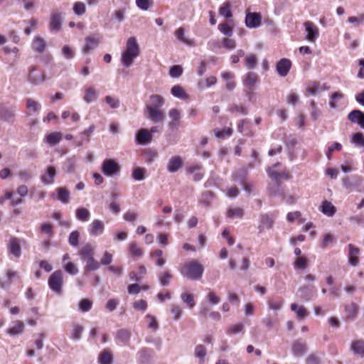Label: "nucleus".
Returning a JSON list of instances; mask_svg holds the SVG:
<instances>
[{
  "mask_svg": "<svg viewBox=\"0 0 364 364\" xmlns=\"http://www.w3.org/2000/svg\"><path fill=\"white\" fill-rule=\"evenodd\" d=\"M139 55V46L135 37L128 38L125 50L122 53L121 62L124 67L129 68Z\"/></svg>",
  "mask_w": 364,
  "mask_h": 364,
  "instance_id": "f257e3e1",
  "label": "nucleus"
},
{
  "mask_svg": "<svg viewBox=\"0 0 364 364\" xmlns=\"http://www.w3.org/2000/svg\"><path fill=\"white\" fill-rule=\"evenodd\" d=\"M95 250L90 244L84 245L79 252L80 259L86 262L84 272L95 271L100 268V263L94 258Z\"/></svg>",
  "mask_w": 364,
  "mask_h": 364,
  "instance_id": "f03ea898",
  "label": "nucleus"
},
{
  "mask_svg": "<svg viewBox=\"0 0 364 364\" xmlns=\"http://www.w3.org/2000/svg\"><path fill=\"white\" fill-rule=\"evenodd\" d=\"M181 274L191 280H199L201 279L204 267L196 260L187 262L181 269Z\"/></svg>",
  "mask_w": 364,
  "mask_h": 364,
  "instance_id": "7ed1b4c3",
  "label": "nucleus"
},
{
  "mask_svg": "<svg viewBox=\"0 0 364 364\" xmlns=\"http://www.w3.org/2000/svg\"><path fill=\"white\" fill-rule=\"evenodd\" d=\"M48 286L55 294L60 295L63 292V273L61 270H57L51 274L48 279Z\"/></svg>",
  "mask_w": 364,
  "mask_h": 364,
  "instance_id": "20e7f679",
  "label": "nucleus"
},
{
  "mask_svg": "<svg viewBox=\"0 0 364 364\" xmlns=\"http://www.w3.org/2000/svg\"><path fill=\"white\" fill-rule=\"evenodd\" d=\"M16 112L15 105H10L7 103L0 104V119L6 122H13Z\"/></svg>",
  "mask_w": 364,
  "mask_h": 364,
  "instance_id": "39448f33",
  "label": "nucleus"
},
{
  "mask_svg": "<svg viewBox=\"0 0 364 364\" xmlns=\"http://www.w3.org/2000/svg\"><path fill=\"white\" fill-rule=\"evenodd\" d=\"M259 82V77L257 74L252 72L246 73L243 77V85L249 90V97L252 95V92L256 89V84Z\"/></svg>",
  "mask_w": 364,
  "mask_h": 364,
  "instance_id": "423d86ee",
  "label": "nucleus"
},
{
  "mask_svg": "<svg viewBox=\"0 0 364 364\" xmlns=\"http://www.w3.org/2000/svg\"><path fill=\"white\" fill-rule=\"evenodd\" d=\"M36 68L34 65H31L28 68V76L27 80L28 81L34 85H38L43 82L46 80L44 74L41 73H36Z\"/></svg>",
  "mask_w": 364,
  "mask_h": 364,
  "instance_id": "0eeeda50",
  "label": "nucleus"
},
{
  "mask_svg": "<svg viewBox=\"0 0 364 364\" xmlns=\"http://www.w3.org/2000/svg\"><path fill=\"white\" fill-rule=\"evenodd\" d=\"M102 171L107 176H112L119 171V166L113 160L106 159L102 164Z\"/></svg>",
  "mask_w": 364,
  "mask_h": 364,
  "instance_id": "6e6552de",
  "label": "nucleus"
},
{
  "mask_svg": "<svg viewBox=\"0 0 364 364\" xmlns=\"http://www.w3.org/2000/svg\"><path fill=\"white\" fill-rule=\"evenodd\" d=\"M304 27L306 32V39L310 42H314L319 36L318 28L311 21H306Z\"/></svg>",
  "mask_w": 364,
  "mask_h": 364,
  "instance_id": "1a4fd4ad",
  "label": "nucleus"
},
{
  "mask_svg": "<svg viewBox=\"0 0 364 364\" xmlns=\"http://www.w3.org/2000/svg\"><path fill=\"white\" fill-rule=\"evenodd\" d=\"M9 253L18 259L21 255V240L17 237L11 238L8 244Z\"/></svg>",
  "mask_w": 364,
  "mask_h": 364,
  "instance_id": "9d476101",
  "label": "nucleus"
},
{
  "mask_svg": "<svg viewBox=\"0 0 364 364\" xmlns=\"http://www.w3.org/2000/svg\"><path fill=\"white\" fill-rule=\"evenodd\" d=\"M144 114L154 123L161 122L165 119V115L160 109H145Z\"/></svg>",
  "mask_w": 364,
  "mask_h": 364,
  "instance_id": "9b49d317",
  "label": "nucleus"
},
{
  "mask_svg": "<svg viewBox=\"0 0 364 364\" xmlns=\"http://www.w3.org/2000/svg\"><path fill=\"white\" fill-rule=\"evenodd\" d=\"M105 230V224L100 220H94L88 226L89 234L92 237L102 235Z\"/></svg>",
  "mask_w": 364,
  "mask_h": 364,
  "instance_id": "f8f14e48",
  "label": "nucleus"
},
{
  "mask_svg": "<svg viewBox=\"0 0 364 364\" xmlns=\"http://www.w3.org/2000/svg\"><path fill=\"white\" fill-rule=\"evenodd\" d=\"M183 161L179 156H172L169 159L166 169L169 173H176L183 167Z\"/></svg>",
  "mask_w": 364,
  "mask_h": 364,
  "instance_id": "ddd939ff",
  "label": "nucleus"
},
{
  "mask_svg": "<svg viewBox=\"0 0 364 364\" xmlns=\"http://www.w3.org/2000/svg\"><path fill=\"white\" fill-rule=\"evenodd\" d=\"M131 336L132 333L130 331L121 328L116 332L114 338L118 344L128 345L130 341Z\"/></svg>",
  "mask_w": 364,
  "mask_h": 364,
  "instance_id": "4468645a",
  "label": "nucleus"
},
{
  "mask_svg": "<svg viewBox=\"0 0 364 364\" xmlns=\"http://www.w3.org/2000/svg\"><path fill=\"white\" fill-rule=\"evenodd\" d=\"M276 217V215L274 213L268 214H261L259 216L260 218V224L259 225V230L262 232L264 228L269 229L272 228L274 218Z\"/></svg>",
  "mask_w": 364,
  "mask_h": 364,
  "instance_id": "2eb2a0df",
  "label": "nucleus"
},
{
  "mask_svg": "<svg viewBox=\"0 0 364 364\" xmlns=\"http://www.w3.org/2000/svg\"><path fill=\"white\" fill-rule=\"evenodd\" d=\"M291 61L289 59L287 58H282L277 63V72L278 75L281 77H285L290 68H291Z\"/></svg>",
  "mask_w": 364,
  "mask_h": 364,
  "instance_id": "dca6fc26",
  "label": "nucleus"
},
{
  "mask_svg": "<svg viewBox=\"0 0 364 364\" xmlns=\"http://www.w3.org/2000/svg\"><path fill=\"white\" fill-rule=\"evenodd\" d=\"M261 16L257 13H248L245 17L246 26L249 28H257L260 25Z\"/></svg>",
  "mask_w": 364,
  "mask_h": 364,
  "instance_id": "f3484780",
  "label": "nucleus"
},
{
  "mask_svg": "<svg viewBox=\"0 0 364 364\" xmlns=\"http://www.w3.org/2000/svg\"><path fill=\"white\" fill-rule=\"evenodd\" d=\"M315 287L314 285H304L301 287L298 291L300 297L304 301H309L314 296Z\"/></svg>",
  "mask_w": 364,
  "mask_h": 364,
  "instance_id": "a211bd4d",
  "label": "nucleus"
},
{
  "mask_svg": "<svg viewBox=\"0 0 364 364\" xmlns=\"http://www.w3.org/2000/svg\"><path fill=\"white\" fill-rule=\"evenodd\" d=\"M307 349L306 343L302 339H298L293 343L291 350L294 355L300 357Z\"/></svg>",
  "mask_w": 364,
  "mask_h": 364,
  "instance_id": "6ab92c4d",
  "label": "nucleus"
},
{
  "mask_svg": "<svg viewBox=\"0 0 364 364\" xmlns=\"http://www.w3.org/2000/svg\"><path fill=\"white\" fill-rule=\"evenodd\" d=\"M136 141L139 144H147L151 141V135L146 129H141L136 134Z\"/></svg>",
  "mask_w": 364,
  "mask_h": 364,
  "instance_id": "aec40b11",
  "label": "nucleus"
},
{
  "mask_svg": "<svg viewBox=\"0 0 364 364\" xmlns=\"http://www.w3.org/2000/svg\"><path fill=\"white\" fill-rule=\"evenodd\" d=\"M344 309L346 319L349 321L355 320L358 312V306L352 302L350 304L345 305Z\"/></svg>",
  "mask_w": 364,
  "mask_h": 364,
  "instance_id": "412c9836",
  "label": "nucleus"
},
{
  "mask_svg": "<svg viewBox=\"0 0 364 364\" xmlns=\"http://www.w3.org/2000/svg\"><path fill=\"white\" fill-rule=\"evenodd\" d=\"M164 104V99L159 95H153L149 98V104L145 109H160Z\"/></svg>",
  "mask_w": 364,
  "mask_h": 364,
  "instance_id": "4be33fe9",
  "label": "nucleus"
},
{
  "mask_svg": "<svg viewBox=\"0 0 364 364\" xmlns=\"http://www.w3.org/2000/svg\"><path fill=\"white\" fill-rule=\"evenodd\" d=\"M55 175V168L52 166H48L46 173L41 178V182L46 185H50L53 183Z\"/></svg>",
  "mask_w": 364,
  "mask_h": 364,
  "instance_id": "5701e85b",
  "label": "nucleus"
},
{
  "mask_svg": "<svg viewBox=\"0 0 364 364\" xmlns=\"http://www.w3.org/2000/svg\"><path fill=\"white\" fill-rule=\"evenodd\" d=\"M25 329L24 323L21 321L14 322V326L7 328L6 332L11 336L22 334Z\"/></svg>",
  "mask_w": 364,
  "mask_h": 364,
  "instance_id": "b1692460",
  "label": "nucleus"
},
{
  "mask_svg": "<svg viewBox=\"0 0 364 364\" xmlns=\"http://www.w3.org/2000/svg\"><path fill=\"white\" fill-rule=\"evenodd\" d=\"M319 210L323 215L328 217H333L336 212V207L328 200L322 202Z\"/></svg>",
  "mask_w": 364,
  "mask_h": 364,
  "instance_id": "393cba45",
  "label": "nucleus"
},
{
  "mask_svg": "<svg viewBox=\"0 0 364 364\" xmlns=\"http://www.w3.org/2000/svg\"><path fill=\"white\" fill-rule=\"evenodd\" d=\"M46 46L45 40L39 36H36L32 41L31 48L38 53H42Z\"/></svg>",
  "mask_w": 364,
  "mask_h": 364,
  "instance_id": "a878e982",
  "label": "nucleus"
},
{
  "mask_svg": "<svg viewBox=\"0 0 364 364\" xmlns=\"http://www.w3.org/2000/svg\"><path fill=\"white\" fill-rule=\"evenodd\" d=\"M84 95H83V100L87 103L90 104L91 102H93L97 100L98 94L97 93L95 89L92 87H89L87 88H85L83 90Z\"/></svg>",
  "mask_w": 364,
  "mask_h": 364,
  "instance_id": "bb28decb",
  "label": "nucleus"
},
{
  "mask_svg": "<svg viewBox=\"0 0 364 364\" xmlns=\"http://www.w3.org/2000/svg\"><path fill=\"white\" fill-rule=\"evenodd\" d=\"M202 167L199 165H193L187 168V173L193 175L194 181H200L203 178L204 173L201 172Z\"/></svg>",
  "mask_w": 364,
  "mask_h": 364,
  "instance_id": "cd10ccee",
  "label": "nucleus"
},
{
  "mask_svg": "<svg viewBox=\"0 0 364 364\" xmlns=\"http://www.w3.org/2000/svg\"><path fill=\"white\" fill-rule=\"evenodd\" d=\"M349 248V254H348V260L349 263L353 266H357L359 263V259L358 257V254L359 253V249L355 247L351 244L348 245Z\"/></svg>",
  "mask_w": 364,
  "mask_h": 364,
  "instance_id": "c85d7f7f",
  "label": "nucleus"
},
{
  "mask_svg": "<svg viewBox=\"0 0 364 364\" xmlns=\"http://www.w3.org/2000/svg\"><path fill=\"white\" fill-rule=\"evenodd\" d=\"M223 80L225 81V87L228 90L231 91L235 87V82L233 81L234 74L230 72H224L221 74Z\"/></svg>",
  "mask_w": 364,
  "mask_h": 364,
  "instance_id": "c756f323",
  "label": "nucleus"
},
{
  "mask_svg": "<svg viewBox=\"0 0 364 364\" xmlns=\"http://www.w3.org/2000/svg\"><path fill=\"white\" fill-rule=\"evenodd\" d=\"M61 23L62 18L59 14H54L51 16L50 22V30L51 31L58 32L61 28Z\"/></svg>",
  "mask_w": 364,
  "mask_h": 364,
  "instance_id": "7c9ffc66",
  "label": "nucleus"
},
{
  "mask_svg": "<svg viewBox=\"0 0 364 364\" xmlns=\"http://www.w3.org/2000/svg\"><path fill=\"white\" fill-rule=\"evenodd\" d=\"M85 46L83 48L84 53H88L90 50L95 49L99 44V41L92 36H88L85 38Z\"/></svg>",
  "mask_w": 364,
  "mask_h": 364,
  "instance_id": "2f4dec72",
  "label": "nucleus"
},
{
  "mask_svg": "<svg viewBox=\"0 0 364 364\" xmlns=\"http://www.w3.org/2000/svg\"><path fill=\"white\" fill-rule=\"evenodd\" d=\"M75 217L80 221L87 222L90 220V213L85 208H78L75 210Z\"/></svg>",
  "mask_w": 364,
  "mask_h": 364,
  "instance_id": "473e14b6",
  "label": "nucleus"
},
{
  "mask_svg": "<svg viewBox=\"0 0 364 364\" xmlns=\"http://www.w3.org/2000/svg\"><path fill=\"white\" fill-rule=\"evenodd\" d=\"M58 193V199L64 204L69 203L70 192L65 188L59 187L56 189Z\"/></svg>",
  "mask_w": 364,
  "mask_h": 364,
  "instance_id": "72a5a7b5",
  "label": "nucleus"
},
{
  "mask_svg": "<svg viewBox=\"0 0 364 364\" xmlns=\"http://www.w3.org/2000/svg\"><path fill=\"white\" fill-rule=\"evenodd\" d=\"M258 64L257 57L255 54H249L245 58V66L248 70L255 69Z\"/></svg>",
  "mask_w": 364,
  "mask_h": 364,
  "instance_id": "f704fd0d",
  "label": "nucleus"
},
{
  "mask_svg": "<svg viewBox=\"0 0 364 364\" xmlns=\"http://www.w3.org/2000/svg\"><path fill=\"white\" fill-rule=\"evenodd\" d=\"M290 309L296 313L299 319H304L307 316V311L303 306H298L294 303L291 304Z\"/></svg>",
  "mask_w": 364,
  "mask_h": 364,
  "instance_id": "c9c22d12",
  "label": "nucleus"
},
{
  "mask_svg": "<svg viewBox=\"0 0 364 364\" xmlns=\"http://www.w3.org/2000/svg\"><path fill=\"white\" fill-rule=\"evenodd\" d=\"M351 350L355 354L360 355V357L364 356V341H356L353 342L351 345Z\"/></svg>",
  "mask_w": 364,
  "mask_h": 364,
  "instance_id": "e433bc0d",
  "label": "nucleus"
},
{
  "mask_svg": "<svg viewBox=\"0 0 364 364\" xmlns=\"http://www.w3.org/2000/svg\"><path fill=\"white\" fill-rule=\"evenodd\" d=\"M323 353L321 352L313 353L306 358V364H321Z\"/></svg>",
  "mask_w": 364,
  "mask_h": 364,
  "instance_id": "4c0bfd02",
  "label": "nucleus"
},
{
  "mask_svg": "<svg viewBox=\"0 0 364 364\" xmlns=\"http://www.w3.org/2000/svg\"><path fill=\"white\" fill-rule=\"evenodd\" d=\"M219 14L225 18L232 17L231 4L229 2L223 3L219 9Z\"/></svg>",
  "mask_w": 364,
  "mask_h": 364,
  "instance_id": "58836bf2",
  "label": "nucleus"
},
{
  "mask_svg": "<svg viewBox=\"0 0 364 364\" xmlns=\"http://www.w3.org/2000/svg\"><path fill=\"white\" fill-rule=\"evenodd\" d=\"M146 169L141 167H134L132 176L135 181H141L145 179Z\"/></svg>",
  "mask_w": 364,
  "mask_h": 364,
  "instance_id": "ea45409f",
  "label": "nucleus"
},
{
  "mask_svg": "<svg viewBox=\"0 0 364 364\" xmlns=\"http://www.w3.org/2000/svg\"><path fill=\"white\" fill-rule=\"evenodd\" d=\"M26 108L28 109L29 112H36L41 110V104L34 100L32 98H27L26 99Z\"/></svg>",
  "mask_w": 364,
  "mask_h": 364,
  "instance_id": "a19ab883",
  "label": "nucleus"
},
{
  "mask_svg": "<svg viewBox=\"0 0 364 364\" xmlns=\"http://www.w3.org/2000/svg\"><path fill=\"white\" fill-rule=\"evenodd\" d=\"M99 363L100 364H112L113 357L111 353L104 350L99 356Z\"/></svg>",
  "mask_w": 364,
  "mask_h": 364,
  "instance_id": "79ce46f5",
  "label": "nucleus"
},
{
  "mask_svg": "<svg viewBox=\"0 0 364 364\" xmlns=\"http://www.w3.org/2000/svg\"><path fill=\"white\" fill-rule=\"evenodd\" d=\"M62 134L60 132H53L46 136V141L50 145L54 146L60 142Z\"/></svg>",
  "mask_w": 364,
  "mask_h": 364,
  "instance_id": "37998d69",
  "label": "nucleus"
},
{
  "mask_svg": "<svg viewBox=\"0 0 364 364\" xmlns=\"http://www.w3.org/2000/svg\"><path fill=\"white\" fill-rule=\"evenodd\" d=\"M279 166H280V164L277 163V164H275L274 165H273L272 167H269L267 169V173L272 179L277 181V180L282 178L281 172H279V171L274 170V168H277Z\"/></svg>",
  "mask_w": 364,
  "mask_h": 364,
  "instance_id": "c03bdc74",
  "label": "nucleus"
},
{
  "mask_svg": "<svg viewBox=\"0 0 364 364\" xmlns=\"http://www.w3.org/2000/svg\"><path fill=\"white\" fill-rule=\"evenodd\" d=\"M171 94L178 98L180 99H186L187 98V95L183 90V89L180 85H174L171 90Z\"/></svg>",
  "mask_w": 364,
  "mask_h": 364,
  "instance_id": "a18cd8bd",
  "label": "nucleus"
},
{
  "mask_svg": "<svg viewBox=\"0 0 364 364\" xmlns=\"http://www.w3.org/2000/svg\"><path fill=\"white\" fill-rule=\"evenodd\" d=\"M181 299L182 301L186 304L190 309H193L196 305L193 295L192 294L182 293Z\"/></svg>",
  "mask_w": 364,
  "mask_h": 364,
  "instance_id": "49530a36",
  "label": "nucleus"
},
{
  "mask_svg": "<svg viewBox=\"0 0 364 364\" xmlns=\"http://www.w3.org/2000/svg\"><path fill=\"white\" fill-rule=\"evenodd\" d=\"M146 273V269L144 266H140L139 268V272L136 273L132 272L129 274V277L132 280L139 282L143 276Z\"/></svg>",
  "mask_w": 364,
  "mask_h": 364,
  "instance_id": "de8ad7c7",
  "label": "nucleus"
},
{
  "mask_svg": "<svg viewBox=\"0 0 364 364\" xmlns=\"http://www.w3.org/2000/svg\"><path fill=\"white\" fill-rule=\"evenodd\" d=\"M158 277L160 284L165 287L169 284L170 280L172 278V275L169 272H161L158 274Z\"/></svg>",
  "mask_w": 364,
  "mask_h": 364,
  "instance_id": "09e8293b",
  "label": "nucleus"
},
{
  "mask_svg": "<svg viewBox=\"0 0 364 364\" xmlns=\"http://www.w3.org/2000/svg\"><path fill=\"white\" fill-rule=\"evenodd\" d=\"M169 117L173 120L172 122L169 124V126L173 128V127H176V122H178L181 118V113L177 109H171L168 112Z\"/></svg>",
  "mask_w": 364,
  "mask_h": 364,
  "instance_id": "8fccbe9b",
  "label": "nucleus"
},
{
  "mask_svg": "<svg viewBox=\"0 0 364 364\" xmlns=\"http://www.w3.org/2000/svg\"><path fill=\"white\" fill-rule=\"evenodd\" d=\"M176 37L183 43L186 45L191 46L193 42L191 40L186 38L184 36V29L183 28H179L175 31Z\"/></svg>",
  "mask_w": 364,
  "mask_h": 364,
  "instance_id": "3c124183",
  "label": "nucleus"
},
{
  "mask_svg": "<svg viewBox=\"0 0 364 364\" xmlns=\"http://www.w3.org/2000/svg\"><path fill=\"white\" fill-rule=\"evenodd\" d=\"M344 95L341 92H335L331 95L329 106L332 109H336L337 107V100L339 99L343 98Z\"/></svg>",
  "mask_w": 364,
  "mask_h": 364,
  "instance_id": "603ef678",
  "label": "nucleus"
},
{
  "mask_svg": "<svg viewBox=\"0 0 364 364\" xmlns=\"http://www.w3.org/2000/svg\"><path fill=\"white\" fill-rule=\"evenodd\" d=\"M75 166V159L74 158L68 159L64 164L63 169L66 173H70L74 171Z\"/></svg>",
  "mask_w": 364,
  "mask_h": 364,
  "instance_id": "864d4df0",
  "label": "nucleus"
},
{
  "mask_svg": "<svg viewBox=\"0 0 364 364\" xmlns=\"http://www.w3.org/2000/svg\"><path fill=\"white\" fill-rule=\"evenodd\" d=\"M360 117H363V112L358 109H354L348 114V119L351 122L358 124Z\"/></svg>",
  "mask_w": 364,
  "mask_h": 364,
  "instance_id": "5fc2aeb1",
  "label": "nucleus"
},
{
  "mask_svg": "<svg viewBox=\"0 0 364 364\" xmlns=\"http://www.w3.org/2000/svg\"><path fill=\"white\" fill-rule=\"evenodd\" d=\"M227 215L230 218H242L243 216V210L240 208H230L228 210Z\"/></svg>",
  "mask_w": 364,
  "mask_h": 364,
  "instance_id": "6e6d98bb",
  "label": "nucleus"
},
{
  "mask_svg": "<svg viewBox=\"0 0 364 364\" xmlns=\"http://www.w3.org/2000/svg\"><path fill=\"white\" fill-rule=\"evenodd\" d=\"M83 332V327L80 325H75L72 331L71 338L75 341H79L81 338Z\"/></svg>",
  "mask_w": 364,
  "mask_h": 364,
  "instance_id": "4d7b16f0",
  "label": "nucleus"
},
{
  "mask_svg": "<svg viewBox=\"0 0 364 364\" xmlns=\"http://www.w3.org/2000/svg\"><path fill=\"white\" fill-rule=\"evenodd\" d=\"M308 259L303 257H299L294 261V268L296 269H304L307 267Z\"/></svg>",
  "mask_w": 364,
  "mask_h": 364,
  "instance_id": "13d9d810",
  "label": "nucleus"
},
{
  "mask_svg": "<svg viewBox=\"0 0 364 364\" xmlns=\"http://www.w3.org/2000/svg\"><path fill=\"white\" fill-rule=\"evenodd\" d=\"M352 141L359 147H364V135L361 132L355 133L352 136Z\"/></svg>",
  "mask_w": 364,
  "mask_h": 364,
  "instance_id": "bf43d9fd",
  "label": "nucleus"
},
{
  "mask_svg": "<svg viewBox=\"0 0 364 364\" xmlns=\"http://www.w3.org/2000/svg\"><path fill=\"white\" fill-rule=\"evenodd\" d=\"M92 306V303L91 301L84 299L79 303V310L82 312H87L91 309Z\"/></svg>",
  "mask_w": 364,
  "mask_h": 364,
  "instance_id": "052dcab7",
  "label": "nucleus"
},
{
  "mask_svg": "<svg viewBox=\"0 0 364 364\" xmlns=\"http://www.w3.org/2000/svg\"><path fill=\"white\" fill-rule=\"evenodd\" d=\"M195 355L201 361L204 360L206 355V349L203 345H198L195 348Z\"/></svg>",
  "mask_w": 364,
  "mask_h": 364,
  "instance_id": "680f3d73",
  "label": "nucleus"
},
{
  "mask_svg": "<svg viewBox=\"0 0 364 364\" xmlns=\"http://www.w3.org/2000/svg\"><path fill=\"white\" fill-rule=\"evenodd\" d=\"M73 11L77 16H81L85 13L86 8L84 3L77 1L74 4Z\"/></svg>",
  "mask_w": 364,
  "mask_h": 364,
  "instance_id": "e2e57ef3",
  "label": "nucleus"
},
{
  "mask_svg": "<svg viewBox=\"0 0 364 364\" xmlns=\"http://www.w3.org/2000/svg\"><path fill=\"white\" fill-rule=\"evenodd\" d=\"M80 237V233L78 231H73L68 237V243L72 247H77L78 245V240Z\"/></svg>",
  "mask_w": 364,
  "mask_h": 364,
  "instance_id": "0e129e2a",
  "label": "nucleus"
},
{
  "mask_svg": "<svg viewBox=\"0 0 364 364\" xmlns=\"http://www.w3.org/2000/svg\"><path fill=\"white\" fill-rule=\"evenodd\" d=\"M219 31L227 36H231L232 35V28L229 26L228 23H222L218 25Z\"/></svg>",
  "mask_w": 364,
  "mask_h": 364,
  "instance_id": "69168bd1",
  "label": "nucleus"
},
{
  "mask_svg": "<svg viewBox=\"0 0 364 364\" xmlns=\"http://www.w3.org/2000/svg\"><path fill=\"white\" fill-rule=\"evenodd\" d=\"M144 156L147 162L151 163L153 161L155 160V159L157 158L158 154L156 151L151 149H146L144 152Z\"/></svg>",
  "mask_w": 364,
  "mask_h": 364,
  "instance_id": "338daca9",
  "label": "nucleus"
},
{
  "mask_svg": "<svg viewBox=\"0 0 364 364\" xmlns=\"http://www.w3.org/2000/svg\"><path fill=\"white\" fill-rule=\"evenodd\" d=\"M213 198V193L210 191H205L202 194L200 203L205 207L210 205V200Z\"/></svg>",
  "mask_w": 364,
  "mask_h": 364,
  "instance_id": "774afa93",
  "label": "nucleus"
}]
</instances>
